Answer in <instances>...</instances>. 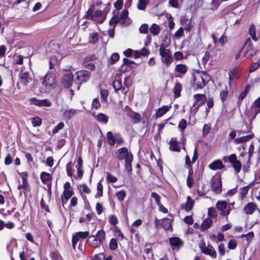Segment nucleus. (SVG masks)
<instances>
[{
    "instance_id": "61",
    "label": "nucleus",
    "mask_w": 260,
    "mask_h": 260,
    "mask_svg": "<svg viewBox=\"0 0 260 260\" xmlns=\"http://www.w3.org/2000/svg\"><path fill=\"white\" fill-rule=\"evenodd\" d=\"M259 66H260V64L258 62H255L252 63L249 68V71L250 72H253L255 71L256 70H257L259 68Z\"/></svg>"
},
{
    "instance_id": "48",
    "label": "nucleus",
    "mask_w": 260,
    "mask_h": 260,
    "mask_svg": "<svg viewBox=\"0 0 260 260\" xmlns=\"http://www.w3.org/2000/svg\"><path fill=\"white\" fill-rule=\"evenodd\" d=\"M147 5V0H139L137 7L139 10H144Z\"/></svg>"
},
{
    "instance_id": "14",
    "label": "nucleus",
    "mask_w": 260,
    "mask_h": 260,
    "mask_svg": "<svg viewBox=\"0 0 260 260\" xmlns=\"http://www.w3.org/2000/svg\"><path fill=\"white\" fill-rule=\"evenodd\" d=\"M87 243L92 247L98 248L100 247L102 244L101 242L98 240L95 236H90L87 239Z\"/></svg>"
},
{
    "instance_id": "30",
    "label": "nucleus",
    "mask_w": 260,
    "mask_h": 260,
    "mask_svg": "<svg viewBox=\"0 0 260 260\" xmlns=\"http://www.w3.org/2000/svg\"><path fill=\"white\" fill-rule=\"evenodd\" d=\"M150 32L153 35V36H157L159 34L160 29V27L158 25L153 23L150 27L149 28Z\"/></svg>"
},
{
    "instance_id": "50",
    "label": "nucleus",
    "mask_w": 260,
    "mask_h": 260,
    "mask_svg": "<svg viewBox=\"0 0 260 260\" xmlns=\"http://www.w3.org/2000/svg\"><path fill=\"white\" fill-rule=\"evenodd\" d=\"M208 214L210 218H215L217 216L216 211L214 208L210 207L208 209Z\"/></svg>"
},
{
    "instance_id": "27",
    "label": "nucleus",
    "mask_w": 260,
    "mask_h": 260,
    "mask_svg": "<svg viewBox=\"0 0 260 260\" xmlns=\"http://www.w3.org/2000/svg\"><path fill=\"white\" fill-rule=\"evenodd\" d=\"M187 67L185 64H177L175 68V71L176 72L182 75L185 74L187 72Z\"/></svg>"
},
{
    "instance_id": "40",
    "label": "nucleus",
    "mask_w": 260,
    "mask_h": 260,
    "mask_svg": "<svg viewBox=\"0 0 260 260\" xmlns=\"http://www.w3.org/2000/svg\"><path fill=\"white\" fill-rule=\"evenodd\" d=\"M106 136L108 143L111 145H114L116 143V139L114 138L112 132H108L106 134Z\"/></svg>"
},
{
    "instance_id": "28",
    "label": "nucleus",
    "mask_w": 260,
    "mask_h": 260,
    "mask_svg": "<svg viewBox=\"0 0 260 260\" xmlns=\"http://www.w3.org/2000/svg\"><path fill=\"white\" fill-rule=\"evenodd\" d=\"M256 50L255 49L250 46H248L246 47V50L244 54V56L246 58H250L256 54Z\"/></svg>"
},
{
    "instance_id": "2",
    "label": "nucleus",
    "mask_w": 260,
    "mask_h": 260,
    "mask_svg": "<svg viewBox=\"0 0 260 260\" xmlns=\"http://www.w3.org/2000/svg\"><path fill=\"white\" fill-rule=\"evenodd\" d=\"M192 87L197 90L202 89L210 80V76L204 72H197L193 74Z\"/></svg>"
},
{
    "instance_id": "23",
    "label": "nucleus",
    "mask_w": 260,
    "mask_h": 260,
    "mask_svg": "<svg viewBox=\"0 0 260 260\" xmlns=\"http://www.w3.org/2000/svg\"><path fill=\"white\" fill-rule=\"evenodd\" d=\"M73 194L71 190H64L63 194L61 196L62 204V205L66 204L67 201L72 196Z\"/></svg>"
},
{
    "instance_id": "7",
    "label": "nucleus",
    "mask_w": 260,
    "mask_h": 260,
    "mask_svg": "<svg viewBox=\"0 0 260 260\" xmlns=\"http://www.w3.org/2000/svg\"><path fill=\"white\" fill-rule=\"evenodd\" d=\"M89 232H79L76 233L72 237V243L73 248L75 249L76 244L80 239H84L89 236Z\"/></svg>"
},
{
    "instance_id": "34",
    "label": "nucleus",
    "mask_w": 260,
    "mask_h": 260,
    "mask_svg": "<svg viewBox=\"0 0 260 260\" xmlns=\"http://www.w3.org/2000/svg\"><path fill=\"white\" fill-rule=\"evenodd\" d=\"M193 179L192 177V170H190L188 173V175L187 178L186 183L189 188H191L193 185Z\"/></svg>"
},
{
    "instance_id": "18",
    "label": "nucleus",
    "mask_w": 260,
    "mask_h": 260,
    "mask_svg": "<svg viewBox=\"0 0 260 260\" xmlns=\"http://www.w3.org/2000/svg\"><path fill=\"white\" fill-rule=\"evenodd\" d=\"M256 206L254 203H249L246 204L243 210L244 212L248 215L252 214L256 210Z\"/></svg>"
},
{
    "instance_id": "45",
    "label": "nucleus",
    "mask_w": 260,
    "mask_h": 260,
    "mask_svg": "<svg viewBox=\"0 0 260 260\" xmlns=\"http://www.w3.org/2000/svg\"><path fill=\"white\" fill-rule=\"evenodd\" d=\"M31 123L34 127L39 126L42 124V120L38 117H33L31 119Z\"/></svg>"
},
{
    "instance_id": "39",
    "label": "nucleus",
    "mask_w": 260,
    "mask_h": 260,
    "mask_svg": "<svg viewBox=\"0 0 260 260\" xmlns=\"http://www.w3.org/2000/svg\"><path fill=\"white\" fill-rule=\"evenodd\" d=\"M250 185L251 184H249L248 186H246L240 188L239 196L241 199H243L245 196L247 194Z\"/></svg>"
},
{
    "instance_id": "51",
    "label": "nucleus",
    "mask_w": 260,
    "mask_h": 260,
    "mask_svg": "<svg viewBox=\"0 0 260 260\" xmlns=\"http://www.w3.org/2000/svg\"><path fill=\"white\" fill-rule=\"evenodd\" d=\"M211 124H206L204 125L203 126V136H206V135H207L210 129H211Z\"/></svg>"
},
{
    "instance_id": "49",
    "label": "nucleus",
    "mask_w": 260,
    "mask_h": 260,
    "mask_svg": "<svg viewBox=\"0 0 260 260\" xmlns=\"http://www.w3.org/2000/svg\"><path fill=\"white\" fill-rule=\"evenodd\" d=\"M181 90V85L180 83H176L174 88V94L175 96L178 97L180 95V92Z\"/></svg>"
},
{
    "instance_id": "26",
    "label": "nucleus",
    "mask_w": 260,
    "mask_h": 260,
    "mask_svg": "<svg viewBox=\"0 0 260 260\" xmlns=\"http://www.w3.org/2000/svg\"><path fill=\"white\" fill-rule=\"evenodd\" d=\"M253 137L254 134H251L247 136H243L240 138H236L235 140V142L236 144H240L249 141V140L252 139Z\"/></svg>"
},
{
    "instance_id": "3",
    "label": "nucleus",
    "mask_w": 260,
    "mask_h": 260,
    "mask_svg": "<svg viewBox=\"0 0 260 260\" xmlns=\"http://www.w3.org/2000/svg\"><path fill=\"white\" fill-rule=\"evenodd\" d=\"M93 11L92 8H89L86 15V17L88 19L93 20L99 23H103L106 18L105 14L100 10L96 11L94 14H93Z\"/></svg>"
},
{
    "instance_id": "42",
    "label": "nucleus",
    "mask_w": 260,
    "mask_h": 260,
    "mask_svg": "<svg viewBox=\"0 0 260 260\" xmlns=\"http://www.w3.org/2000/svg\"><path fill=\"white\" fill-rule=\"evenodd\" d=\"M59 62V60L58 57L56 56H52L50 58L49 60V68L52 69L53 68L54 66L56 65Z\"/></svg>"
},
{
    "instance_id": "21",
    "label": "nucleus",
    "mask_w": 260,
    "mask_h": 260,
    "mask_svg": "<svg viewBox=\"0 0 260 260\" xmlns=\"http://www.w3.org/2000/svg\"><path fill=\"white\" fill-rule=\"evenodd\" d=\"M223 167L224 166L220 160H215L209 165V168L212 170L222 169Z\"/></svg>"
},
{
    "instance_id": "59",
    "label": "nucleus",
    "mask_w": 260,
    "mask_h": 260,
    "mask_svg": "<svg viewBox=\"0 0 260 260\" xmlns=\"http://www.w3.org/2000/svg\"><path fill=\"white\" fill-rule=\"evenodd\" d=\"M238 70L236 68L233 69L229 72V79L230 81H232L236 78L235 74L237 72Z\"/></svg>"
},
{
    "instance_id": "31",
    "label": "nucleus",
    "mask_w": 260,
    "mask_h": 260,
    "mask_svg": "<svg viewBox=\"0 0 260 260\" xmlns=\"http://www.w3.org/2000/svg\"><path fill=\"white\" fill-rule=\"evenodd\" d=\"M131 117L133 120V123L135 124H138L140 123L141 120V117L140 114L135 112H133L131 114Z\"/></svg>"
},
{
    "instance_id": "20",
    "label": "nucleus",
    "mask_w": 260,
    "mask_h": 260,
    "mask_svg": "<svg viewBox=\"0 0 260 260\" xmlns=\"http://www.w3.org/2000/svg\"><path fill=\"white\" fill-rule=\"evenodd\" d=\"M128 14L127 10H123L119 18V21L122 23H127V24L131 23V20L128 19Z\"/></svg>"
},
{
    "instance_id": "55",
    "label": "nucleus",
    "mask_w": 260,
    "mask_h": 260,
    "mask_svg": "<svg viewBox=\"0 0 260 260\" xmlns=\"http://www.w3.org/2000/svg\"><path fill=\"white\" fill-rule=\"evenodd\" d=\"M233 167L234 168L235 170L239 173L240 172L241 169V164L240 161L237 160L233 164Z\"/></svg>"
},
{
    "instance_id": "58",
    "label": "nucleus",
    "mask_w": 260,
    "mask_h": 260,
    "mask_svg": "<svg viewBox=\"0 0 260 260\" xmlns=\"http://www.w3.org/2000/svg\"><path fill=\"white\" fill-rule=\"evenodd\" d=\"M64 126V124L63 122L59 123L52 130V132L53 134H56L58 132V131L60 129H62Z\"/></svg>"
},
{
    "instance_id": "4",
    "label": "nucleus",
    "mask_w": 260,
    "mask_h": 260,
    "mask_svg": "<svg viewBox=\"0 0 260 260\" xmlns=\"http://www.w3.org/2000/svg\"><path fill=\"white\" fill-rule=\"evenodd\" d=\"M160 55L161 57V61L167 65L170 64L173 61V57L169 50L165 44H161L159 49Z\"/></svg>"
},
{
    "instance_id": "37",
    "label": "nucleus",
    "mask_w": 260,
    "mask_h": 260,
    "mask_svg": "<svg viewBox=\"0 0 260 260\" xmlns=\"http://www.w3.org/2000/svg\"><path fill=\"white\" fill-rule=\"evenodd\" d=\"M97 192L95 195V198H99L103 196V186L101 182L98 183L96 185Z\"/></svg>"
},
{
    "instance_id": "32",
    "label": "nucleus",
    "mask_w": 260,
    "mask_h": 260,
    "mask_svg": "<svg viewBox=\"0 0 260 260\" xmlns=\"http://www.w3.org/2000/svg\"><path fill=\"white\" fill-rule=\"evenodd\" d=\"M95 236L99 242L103 244L105 240V232L103 230H99Z\"/></svg>"
},
{
    "instance_id": "64",
    "label": "nucleus",
    "mask_w": 260,
    "mask_h": 260,
    "mask_svg": "<svg viewBox=\"0 0 260 260\" xmlns=\"http://www.w3.org/2000/svg\"><path fill=\"white\" fill-rule=\"evenodd\" d=\"M118 221L117 218L114 215H111L109 217V222L115 225L118 223Z\"/></svg>"
},
{
    "instance_id": "17",
    "label": "nucleus",
    "mask_w": 260,
    "mask_h": 260,
    "mask_svg": "<svg viewBox=\"0 0 260 260\" xmlns=\"http://www.w3.org/2000/svg\"><path fill=\"white\" fill-rule=\"evenodd\" d=\"M216 207L220 211V215L222 216H227L223 213L226 211L227 208V203L225 201H218L216 204Z\"/></svg>"
},
{
    "instance_id": "53",
    "label": "nucleus",
    "mask_w": 260,
    "mask_h": 260,
    "mask_svg": "<svg viewBox=\"0 0 260 260\" xmlns=\"http://www.w3.org/2000/svg\"><path fill=\"white\" fill-rule=\"evenodd\" d=\"M186 121L184 119H182L179 123L178 127L181 131L183 132L186 127Z\"/></svg>"
},
{
    "instance_id": "22",
    "label": "nucleus",
    "mask_w": 260,
    "mask_h": 260,
    "mask_svg": "<svg viewBox=\"0 0 260 260\" xmlns=\"http://www.w3.org/2000/svg\"><path fill=\"white\" fill-rule=\"evenodd\" d=\"M170 148L174 151H180V146L176 138H172L170 141Z\"/></svg>"
},
{
    "instance_id": "25",
    "label": "nucleus",
    "mask_w": 260,
    "mask_h": 260,
    "mask_svg": "<svg viewBox=\"0 0 260 260\" xmlns=\"http://www.w3.org/2000/svg\"><path fill=\"white\" fill-rule=\"evenodd\" d=\"M170 106H163L159 108L156 113V116L157 117H160L165 114L171 108Z\"/></svg>"
},
{
    "instance_id": "13",
    "label": "nucleus",
    "mask_w": 260,
    "mask_h": 260,
    "mask_svg": "<svg viewBox=\"0 0 260 260\" xmlns=\"http://www.w3.org/2000/svg\"><path fill=\"white\" fill-rule=\"evenodd\" d=\"M79 111H81V110L70 108L65 110L63 112L62 115L66 119H70L74 115H76Z\"/></svg>"
},
{
    "instance_id": "46",
    "label": "nucleus",
    "mask_w": 260,
    "mask_h": 260,
    "mask_svg": "<svg viewBox=\"0 0 260 260\" xmlns=\"http://www.w3.org/2000/svg\"><path fill=\"white\" fill-rule=\"evenodd\" d=\"M118 247L117 240L115 238L111 239L109 243V248L112 250H116Z\"/></svg>"
},
{
    "instance_id": "12",
    "label": "nucleus",
    "mask_w": 260,
    "mask_h": 260,
    "mask_svg": "<svg viewBox=\"0 0 260 260\" xmlns=\"http://www.w3.org/2000/svg\"><path fill=\"white\" fill-rule=\"evenodd\" d=\"M221 181L219 178H214L212 182V189L216 193H219L221 190Z\"/></svg>"
},
{
    "instance_id": "6",
    "label": "nucleus",
    "mask_w": 260,
    "mask_h": 260,
    "mask_svg": "<svg viewBox=\"0 0 260 260\" xmlns=\"http://www.w3.org/2000/svg\"><path fill=\"white\" fill-rule=\"evenodd\" d=\"M75 81L79 85L89 80L91 74L86 70H81L76 73Z\"/></svg>"
},
{
    "instance_id": "10",
    "label": "nucleus",
    "mask_w": 260,
    "mask_h": 260,
    "mask_svg": "<svg viewBox=\"0 0 260 260\" xmlns=\"http://www.w3.org/2000/svg\"><path fill=\"white\" fill-rule=\"evenodd\" d=\"M32 80V75L28 72H22L19 75V82L23 85H27Z\"/></svg>"
},
{
    "instance_id": "56",
    "label": "nucleus",
    "mask_w": 260,
    "mask_h": 260,
    "mask_svg": "<svg viewBox=\"0 0 260 260\" xmlns=\"http://www.w3.org/2000/svg\"><path fill=\"white\" fill-rule=\"evenodd\" d=\"M209 58L210 53L209 51H206L201 59L202 63L205 65L208 61Z\"/></svg>"
},
{
    "instance_id": "19",
    "label": "nucleus",
    "mask_w": 260,
    "mask_h": 260,
    "mask_svg": "<svg viewBox=\"0 0 260 260\" xmlns=\"http://www.w3.org/2000/svg\"><path fill=\"white\" fill-rule=\"evenodd\" d=\"M194 201L191 198L190 196L187 197V201L185 204L182 205V208L187 211L191 210L194 205Z\"/></svg>"
},
{
    "instance_id": "36",
    "label": "nucleus",
    "mask_w": 260,
    "mask_h": 260,
    "mask_svg": "<svg viewBox=\"0 0 260 260\" xmlns=\"http://www.w3.org/2000/svg\"><path fill=\"white\" fill-rule=\"evenodd\" d=\"M224 162H230L232 164L237 160V156L235 154H232L229 156H225L223 158Z\"/></svg>"
},
{
    "instance_id": "35",
    "label": "nucleus",
    "mask_w": 260,
    "mask_h": 260,
    "mask_svg": "<svg viewBox=\"0 0 260 260\" xmlns=\"http://www.w3.org/2000/svg\"><path fill=\"white\" fill-rule=\"evenodd\" d=\"M40 178L42 182L46 184L51 179V176L49 173L43 172L40 175Z\"/></svg>"
},
{
    "instance_id": "57",
    "label": "nucleus",
    "mask_w": 260,
    "mask_h": 260,
    "mask_svg": "<svg viewBox=\"0 0 260 260\" xmlns=\"http://www.w3.org/2000/svg\"><path fill=\"white\" fill-rule=\"evenodd\" d=\"M66 171L67 172V174L69 176L71 177L73 175L72 171V162H69L66 166Z\"/></svg>"
},
{
    "instance_id": "5",
    "label": "nucleus",
    "mask_w": 260,
    "mask_h": 260,
    "mask_svg": "<svg viewBox=\"0 0 260 260\" xmlns=\"http://www.w3.org/2000/svg\"><path fill=\"white\" fill-rule=\"evenodd\" d=\"M42 84L48 90L54 89L56 85L55 75L52 73L47 74L44 77Z\"/></svg>"
},
{
    "instance_id": "11",
    "label": "nucleus",
    "mask_w": 260,
    "mask_h": 260,
    "mask_svg": "<svg viewBox=\"0 0 260 260\" xmlns=\"http://www.w3.org/2000/svg\"><path fill=\"white\" fill-rule=\"evenodd\" d=\"M73 75L72 74H67L62 78V83L64 87L69 88L71 87L73 83Z\"/></svg>"
},
{
    "instance_id": "9",
    "label": "nucleus",
    "mask_w": 260,
    "mask_h": 260,
    "mask_svg": "<svg viewBox=\"0 0 260 260\" xmlns=\"http://www.w3.org/2000/svg\"><path fill=\"white\" fill-rule=\"evenodd\" d=\"M31 104L39 107H50L52 105L51 101L48 99L38 100L35 98L29 100Z\"/></svg>"
},
{
    "instance_id": "24",
    "label": "nucleus",
    "mask_w": 260,
    "mask_h": 260,
    "mask_svg": "<svg viewBox=\"0 0 260 260\" xmlns=\"http://www.w3.org/2000/svg\"><path fill=\"white\" fill-rule=\"evenodd\" d=\"M169 242L171 246L180 247L183 245V242L178 237H171L169 239Z\"/></svg>"
},
{
    "instance_id": "52",
    "label": "nucleus",
    "mask_w": 260,
    "mask_h": 260,
    "mask_svg": "<svg viewBox=\"0 0 260 260\" xmlns=\"http://www.w3.org/2000/svg\"><path fill=\"white\" fill-rule=\"evenodd\" d=\"M13 58L15 63L19 64H22L23 60V57L22 56L16 54L14 56Z\"/></svg>"
},
{
    "instance_id": "33",
    "label": "nucleus",
    "mask_w": 260,
    "mask_h": 260,
    "mask_svg": "<svg viewBox=\"0 0 260 260\" xmlns=\"http://www.w3.org/2000/svg\"><path fill=\"white\" fill-rule=\"evenodd\" d=\"M162 226L166 230L172 229L171 220L170 219L166 218H164L162 221Z\"/></svg>"
},
{
    "instance_id": "41",
    "label": "nucleus",
    "mask_w": 260,
    "mask_h": 260,
    "mask_svg": "<svg viewBox=\"0 0 260 260\" xmlns=\"http://www.w3.org/2000/svg\"><path fill=\"white\" fill-rule=\"evenodd\" d=\"M249 32L251 38L254 41H257L258 40V39L255 35V27L253 24H251L250 25L249 27Z\"/></svg>"
},
{
    "instance_id": "15",
    "label": "nucleus",
    "mask_w": 260,
    "mask_h": 260,
    "mask_svg": "<svg viewBox=\"0 0 260 260\" xmlns=\"http://www.w3.org/2000/svg\"><path fill=\"white\" fill-rule=\"evenodd\" d=\"M195 103L193 106H195L196 105H199V106H201L203 105L206 100V97L204 94H196L193 95Z\"/></svg>"
},
{
    "instance_id": "60",
    "label": "nucleus",
    "mask_w": 260,
    "mask_h": 260,
    "mask_svg": "<svg viewBox=\"0 0 260 260\" xmlns=\"http://www.w3.org/2000/svg\"><path fill=\"white\" fill-rule=\"evenodd\" d=\"M105 254L104 253H100L95 254L91 258V260H104Z\"/></svg>"
},
{
    "instance_id": "44",
    "label": "nucleus",
    "mask_w": 260,
    "mask_h": 260,
    "mask_svg": "<svg viewBox=\"0 0 260 260\" xmlns=\"http://www.w3.org/2000/svg\"><path fill=\"white\" fill-rule=\"evenodd\" d=\"M98 40V34L96 32H92L90 35L89 42L91 44H95Z\"/></svg>"
},
{
    "instance_id": "63",
    "label": "nucleus",
    "mask_w": 260,
    "mask_h": 260,
    "mask_svg": "<svg viewBox=\"0 0 260 260\" xmlns=\"http://www.w3.org/2000/svg\"><path fill=\"white\" fill-rule=\"evenodd\" d=\"M119 58V55L117 53H114L112 54L110 57V61L111 63H114L116 62Z\"/></svg>"
},
{
    "instance_id": "1",
    "label": "nucleus",
    "mask_w": 260,
    "mask_h": 260,
    "mask_svg": "<svg viewBox=\"0 0 260 260\" xmlns=\"http://www.w3.org/2000/svg\"><path fill=\"white\" fill-rule=\"evenodd\" d=\"M116 156L119 160H124L125 168L128 172H131L132 170V162L133 159L131 152L128 151L126 147H122L117 151Z\"/></svg>"
},
{
    "instance_id": "62",
    "label": "nucleus",
    "mask_w": 260,
    "mask_h": 260,
    "mask_svg": "<svg viewBox=\"0 0 260 260\" xmlns=\"http://www.w3.org/2000/svg\"><path fill=\"white\" fill-rule=\"evenodd\" d=\"M101 107V104L100 103L99 100L97 98H95L93 99L92 104V108L95 109H97Z\"/></svg>"
},
{
    "instance_id": "16",
    "label": "nucleus",
    "mask_w": 260,
    "mask_h": 260,
    "mask_svg": "<svg viewBox=\"0 0 260 260\" xmlns=\"http://www.w3.org/2000/svg\"><path fill=\"white\" fill-rule=\"evenodd\" d=\"M254 145L253 143H251L250 145V146L249 147V149H248V160H247V163H246V165L244 166V167H243L244 169H245L247 171L248 170V169L250 167L251 159L252 156L254 153Z\"/></svg>"
},
{
    "instance_id": "29",
    "label": "nucleus",
    "mask_w": 260,
    "mask_h": 260,
    "mask_svg": "<svg viewBox=\"0 0 260 260\" xmlns=\"http://www.w3.org/2000/svg\"><path fill=\"white\" fill-rule=\"evenodd\" d=\"M96 119L98 122L106 124L108 121L109 117L106 115L101 113L97 115Z\"/></svg>"
},
{
    "instance_id": "54",
    "label": "nucleus",
    "mask_w": 260,
    "mask_h": 260,
    "mask_svg": "<svg viewBox=\"0 0 260 260\" xmlns=\"http://www.w3.org/2000/svg\"><path fill=\"white\" fill-rule=\"evenodd\" d=\"M148 25L147 24H143L139 28V31L141 34H147L148 31Z\"/></svg>"
},
{
    "instance_id": "8",
    "label": "nucleus",
    "mask_w": 260,
    "mask_h": 260,
    "mask_svg": "<svg viewBox=\"0 0 260 260\" xmlns=\"http://www.w3.org/2000/svg\"><path fill=\"white\" fill-rule=\"evenodd\" d=\"M200 247L203 253L206 255H209L213 258H215L216 257V252L211 245H208L206 246L205 244L203 243L202 244H200Z\"/></svg>"
},
{
    "instance_id": "43",
    "label": "nucleus",
    "mask_w": 260,
    "mask_h": 260,
    "mask_svg": "<svg viewBox=\"0 0 260 260\" xmlns=\"http://www.w3.org/2000/svg\"><path fill=\"white\" fill-rule=\"evenodd\" d=\"M117 199L122 202L126 196V191L124 190H121L116 193Z\"/></svg>"
},
{
    "instance_id": "47",
    "label": "nucleus",
    "mask_w": 260,
    "mask_h": 260,
    "mask_svg": "<svg viewBox=\"0 0 260 260\" xmlns=\"http://www.w3.org/2000/svg\"><path fill=\"white\" fill-rule=\"evenodd\" d=\"M113 87L114 88L116 91H118L121 89L122 84L121 82L119 80H115L114 81L113 83Z\"/></svg>"
},
{
    "instance_id": "38",
    "label": "nucleus",
    "mask_w": 260,
    "mask_h": 260,
    "mask_svg": "<svg viewBox=\"0 0 260 260\" xmlns=\"http://www.w3.org/2000/svg\"><path fill=\"white\" fill-rule=\"evenodd\" d=\"M213 222L211 218H207L203 221L201 228L203 230L208 229L212 224Z\"/></svg>"
}]
</instances>
